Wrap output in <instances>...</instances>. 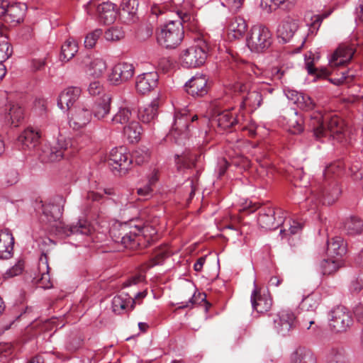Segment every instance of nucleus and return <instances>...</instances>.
I'll return each mask as SVG.
<instances>
[{"label":"nucleus","instance_id":"nucleus-48","mask_svg":"<svg viewBox=\"0 0 363 363\" xmlns=\"http://www.w3.org/2000/svg\"><path fill=\"white\" fill-rule=\"evenodd\" d=\"M196 155L190 152L176 155V163L179 169L182 168L191 169L195 166Z\"/></svg>","mask_w":363,"mask_h":363},{"label":"nucleus","instance_id":"nucleus-10","mask_svg":"<svg viewBox=\"0 0 363 363\" xmlns=\"http://www.w3.org/2000/svg\"><path fill=\"white\" fill-rule=\"evenodd\" d=\"M272 318L273 332L281 336L289 335L296 325V316L290 309H282L272 315Z\"/></svg>","mask_w":363,"mask_h":363},{"label":"nucleus","instance_id":"nucleus-14","mask_svg":"<svg viewBox=\"0 0 363 363\" xmlns=\"http://www.w3.org/2000/svg\"><path fill=\"white\" fill-rule=\"evenodd\" d=\"M330 327L336 333L347 331L352 325L353 319L350 311L344 306H340L330 313Z\"/></svg>","mask_w":363,"mask_h":363},{"label":"nucleus","instance_id":"nucleus-44","mask_svg":"<svg viewBox=\"0 0 363 363\" xmlns=\"http://www.w3.org/2000/svg\"><path fill=\"white\" fill-rule=\"evenodd\" d=\"M270 77L275 83L284 84L291 76V70L289 67L282 65L281 67H272L269 72Z\"/></svg>","mask_w":363,"mask_h":363},{"label":"nucleus","instance_id":"nucleus-27","mask_svg":"<svg viewBox=\"0 0 363 363\" xmlns=\"http://www.w3.org/2000/svg\"><path fill=\"white\" fill-rule=\"evenodd\" d=\"M49 272L50 267L48 258L40 257L38 263V275L33 278L40 287L49 289L52 286Z\"/></svg>","mask_w":363,"mask_h":363},{"label":"nucleus","instance_id":"nucleus-20","mask_svg":"<svg viewBox=\"0 0 363 363\" xmlns=\"http://www.w3.org/2000/svg\"><path fill=\"white\" fill-rule=\"evenodd\" d=\"M64 202L63 198L59 197L55 203L42 205L41 220L48 223H52L58 220L62 213Z\"/></svg>","mask_w":363,"mask_h":363},{"label":"nucleus","instance_id":"nucleus-58","mask_svg":"<svg viewBox=\"0 0 363 363\" xmlns=\"http://www.w3.org/2000/svg\"><path fill=\"white\" fill-rule=\"evenodd\" d=\"M149 158V153L147 151L143 149L136 150L133 152L130 159L135 161L137 164H141L147 161Z\"/></svg>","mask_w":363,"mask_h":363},{"label":"nucleus","instance_id":"nucleus-4","mask_svg":"<svg viewBox=\"0 0 363 363\" xmlns=\"http://www.w3.org/2000/svg\"><path fill=\"white\" fill-rule=\"evenodd\" d=\"M147 230V226L141 228L130 222L114 225L109 233L115 242L121 243L125 248L136 250L142 240L140 233H145Z\"/></svg>","mask_w":363,"mask_h":363},{"label":"nucleus","instance_id":"nucleus-6","mask_svg":"<svg viewBox=\"0 0 363 363\" xmlns=\"http://www.w3.org/2000/svg\"><path fill=\"white\" fill-rule=\"evenodd\" d=\"M197 119V115L191 116L186 109L176 112L174 124L167 135V140L179 145H185L190 135V123Z\"/></svg>","mask_w":363,"mask_h":363},{"label":"nucleus","instance_id":"nucleus-63","mask_svg":"<svg viewBox=\"0 0 363 363\" xmlns=\"http://www.w3.org/2000/svg\"><path fill=\"white\" fill-rule=\"evenodd\" d=\"M240 221H241L240 216H230L229 218V221H228V218H226V222L225 220H223V228H228V229H232V230H237L238 229L237 224L238 223H240Z\"/></svg>","mask_w":363,"mask_h":363},{"label":"nucleus","instance_id":"nucleus-8","mask_svg":"<svg viewBox=\"0 0 363 363\" xmlns=\"http://www.w3.org/2000/svg\"><path fill=\"white\" fill-rule=\"evenodd\" d=\"M75 150L74 141L60 134L55 145L45 147L39 157L42 162H53L71 156Z\"/></svg>","mask_w":363,"mask_h":363},{"label":"nucleus","instance_id":"nucleus-40","mask_svg":"<svg viewBox=\"0 0 363 363\" xmlns=\"http://www.w3.org/2000/svg\"><path fill=\"white\" fill-rule=\"evenodd\" d=\"M171 254L167 245H163L157 248L153 252L152 257L147 264V267L151 268L156 265L161 264Z\"/></svg>","mask_w":363,"mask_h":363},{"label":"nucleus","instance_id":"nucleus-19","mask_svg":"<svg viewBox=\"0 0 363 363\" xmlns=\"http://www.w3.org/2000/svg\"><path fill=\"white\" fill-rule=\"evenodd\" d=\"M252 308L258 313H263L270 310L272 299L268 292L261 288L255 287L251 295Z\"/></svg>","mask_w":363,"mask_h":363},{"label":"nucleus","instance_id":"nucleus-54","mask_svg":"<svg viewBox=\"0 0 363 363\" xmlns=\"http://www.w3.org/2000/svg\"><path fill=\"white\" fill-rule=\"evenodd\" d=\"M38 247L41 251L40 257H45L48 258L47 253L52 249L54 242L49 238H40L37 241Z\"/></svg>","mask_w":363,"mask_h":363},{"label":"nucleus","instance_id":"nucleus-62","mask_svg":"<svg viewBox=\"0 0 363 363\" xmlns=\"http://www.w3.org/2000/svg\"><path fill=\"white\" fill-rule=\"evenodd\" d=\"M82 340L79 337H73L66 345V350L69 352H76L82 345Z\"/></svg>","mask_w":363,"mask_h":363},{"label":"nucleus","instance_id":"nucleus-56","mask_svg":"<svg viewBox=\"0 0 363 363\" xmlns=\"http://www.w3.org/2000/svg\"><path fill=\"white\" fill-rule=\"evenodd\" d=\"M104 37L108 41L119 40L124 37V33L121 28L112 27L105 32Z\"/></svg>","mask_w":363,"mask_h":363},{"label":"nucleus","instance_id":"nucleus-13","mask_svg":"<svg viewBox=\"0 0 363 363\" xmlns=\"http://www.w3.org/2000/svg\"><path fill=\"white\" fill-rule=\"evenodd\" d=\"M86 11L90 15L96 13L99 22L106 25L113 23L117 16L116 5L109 1L100 4H97L96 1H90L86 5Z\"/></svg>","mask_w":363,"mask_h":363},{"label":"nucleus","instance_id":"nucleus-59","mask_svg":"<svg viewBox=\"0 0 363 363\" xmlns=\"http://www.w3.org/2000/svg\"><path fill=\"white\" fill-rule=\"evenodd\" d=\"M286 0H261V6L267 12L276 10L278 6L283 4Z\"/></svg>","mask_w":363,"mask_h":363},{"label":"nucleus","instance_id":"nucleus-57","mask_svg":"<svg viewBox=\"0 0 363 363\" xmlns=\"http://www.w3.org/2000/svg\"><path fill=\"white\" fill-rule=\"evenodd\" d=\"M261 95L256 91L247 93V96H242V101L245 105L251 106L260 105Z\"/></svg>","mask_w":363,"mask_h":363},{"label":"nucleus","instance_id":"nucleus-25","mask_svg":"<svg viewBox=\"0 0 363 363\" xmlns=\"http://www.w3.org/2000/svg\"><path fill=\"white\" fill-rule=\"evenodd\" d=\"M158 74L157 72H147L137 77L135 87L138 92L145 94L157 86Z\"/></svg>","mask_w":363,"mask_h":363},{"label":"nucleus","instance_id":"nucleus-46","mask_svg":"<svg viewBox=\"0 0 363 363\" xmlns=\"http://www.w3.org/2000/svg\"><path fill=\"white\" fill-rule=\"evenodd\" d=\"M344 228L347 234H359L363 230V221L357 217H350L345 221Z\"/></svg>","mask_w":363,"mask_h":363},{"label":"nucleus","instance_id":"nucleus-49","mask_svg":"<svg viewBox=\"0 0 363 363\" xmlns=\"http://www.w3.org/2000/svg\"><path fill=\"white\" fill-rule=\"evenodd\" d=\"M341 264L342 260L340 258L324 259L320 265L322 273L324 275L332 274L341 267Z\"/></svg>","mask_w":363,"mask_h":363},{"label":"nucleus","instance_id":"nucleus-52","mask_svg":"<svg viewBox=\"0 0 363 363\" xmlns=\"http://www.w3.org/2000/svg\"><path fill=\"white\" fill-rule=\"evenodd\" d=\"M138 3L137 0H123L121 4L122 14L134 16L138 10Z\"/></svg>","mask_w":363,"mask_h":363},{"label":"nucleus","instance_id":"nucleus-64","mask_svg":"<svg viewBox=\"0 0 363 363\" xmlns=\"http://www.w3.org/2000/svg\"><path fill=\"white\" fill-rule=\"evenodd\" d=\"M220 1L224 6L236 11L242 6L244 0H220Z\"/></svg>","mask_w":363,"mask_h":363},{"label":"nucleus","instance_id":"nucleus-42","mask_svg":"<svg viewBox=\"0 0 363 363\" xmlns=\"http://www.w3.org/2000/svg\"><path fill=\"white\" fill-rule=\"evenodd\" d=\"M292 100L297 104L298 107L305 111H309L314 109L315 107V103L311 98L303 93L291 92Z\"/></svg>","mask_w":363,"mask_h":363},{"label":"nucleus","instance_id":"nucleus-61","mask_svg":"<svg viewBox=\"0 0 363 363\" xmlns=\"http://www.w3.org/2000/svg\"><path fill=\"white\" fill-rule=\"evenodd\" d=\"M158 67L162 72H168L174 67V61L170 57H161L158 61Z\"/></svg>","mask_w":363,"mask_h":363},{"label":"nucleus","instance_id":"nucleus-55","mask_svg":"<svg viewBox=\"0 0 363 363\" xmlns=\"http://www.w3.org/2000/svg\"><path fill=\"white\" fill-rule=\"evenodd\" d=\"M12 52V48L7 40H0V63L3 64L11 55Z\"/></svg>","mask_w":363,"mask_h":363},{"label":"nucleus","instance_id":"nucleus-26","mask_svg":"<svg viewBox=\"0 0 363 363\" xmlns=\"http://www.w3.org/2000/svg\"><path fill=\"white\" fill-rule=\"evenodd\" d=\"M113 311L116 314H122L130 311L135 308V300L127 294H121L114 296L112 300Z\"/></svg>","mask_w":363,"mask_h":363},{"label":"nucleus","instance_id":"nucleus-30","mask_svg":"<svg viewBox=\"0 0 363 363\" xmlns=\"http://www.w3.org/2000/svg\"><path fill=\"white\" fill-rule=\"evenodd\" d=\"M14 238L7 230L0 231V259H9L13 255Z\"/></svg>","mask_w":363,"mask_h":363},{"label":"nucleus","instance_id":"nucleus-35","mask_svg":"<svg viewBox=\"0 0 363 363\" xmlns=\"http://www.w3.org/2000/svg\"><path fill=\"white\" fill-rule=\"evenodd\" d=\"M158 107V101L154 100L150 104L140 108L138 111L139 119L145 123H150L157 116Z\"/></svg>","mask_w":363,"mask_h":363},{"label":"nucleus","instance_id":"nucleus-29","mask_svg":"<svg viewBox=\"0 0 363 363\" xmlns=\"http://www.w3.org/2000/svg\"><path fill=\"white\" fill-rule=\"evenodd\" d=\"M298 26L296 20L287 17L284 18L277 28V35L284 42L289 40L297 30Z\"/></svg>","mask_w":363,"mask_h":363},{"label":"nucleus","instance_id":"nucleus-28","mask_svg":"<svg viewBox=\"0 0 363 363\" xmlns=\"http://www.w3.org/2000/svg\"><path fill=\"white\" fill-rule=\"evenodd\" d=\"M111 99L108 95L96 100L91 107L92 115L98 120H104L111 111Z\"/></svg>","mask_w":363,"mask_h":363},{"label":"nucleus","instance_id":"nucleus-45","mask_svg":"<svg viewBox=\"0 0 363 363\" xmlns=\"http://www.w3.org/2000/svg\"><path fill=\"white\" fill-rule=\"evenodd\" d=\"M320 300L319 294L312 293L302 300L301 309L308 312H315L320 303Z\"/></svg>","mask_w":363,"mask_h":363},{"label":"nucleus","instance_id":"nucleus-41","mask_svg":"<svg viewBox=\"0 0 363 363\" xmlns=\"http://www.w3.org/2000/svg\"><path fill=\"white\" fill-rule=\"evenodd\" d=\"M303 119L296 112L291 113L287 118L286 128L292 134H299L303 132Z\"/></svg>","mask_w":363,"mask_h":363},{"label":"nucleus","instance_id":"nucleus-15","mask_svg":"<svg viewBox=\"0 0 363 363\" xmlns=\"http://www.w3.org/2000/svg\"><path fill=\"white\" fill-rule=\"evenodd\" d=\"M92 118L90 106L87 104H79L70 109L69 123L73 129L79 130L89 124Z\"/></svg>","mask_w":363,"mask_h":363},{"label":"nucleus","instance_id":"nucleus-22","mask_svg":"<svg viewBox=\"0 0 363 363\" xmlns=\"http://www.w3.org/2000/svg\"><path fill=\"white\" fill-rule=\"evenodd\" d=\"M186 92L194 97H201L208 91V79L206 75L196 74L185 84Z\"/></svg>","mask_w":363,"mask_h":363},{"label":"nucleus","instance_id":"nucleus-3","mask_svg":"<svg viewBox=\"0 0 363 363\" xmlns=\"http://www.w3.org/2000/svg\"><path fill=\"white\" fill-rule=\"evenodd\" d=\"M278 213L273 208H262L259 213L258 225L265 230H274L283 224L284 229L281 230L280 232L283 238L288 235L297 234L303 228L301 223L293 219L284 221L282 216H277Z\"/></svg>","mask_w":363,"mask_h":363},{"label":"nucleus","instance_id":"nucleus-32","mask_svg":"<svg viewBox=\"0 0 363 363\" xmlns=\"http://www.w3.org/2000/svg\"><path fill=\"white\" fill-rule=\"evenodd\" d=\"M346 252V243L341 237L333 238L328 242L327 253L331 257H342Z\"/></svg>","mask_w":363,"mask_h":363},{"label":"nucleus","instance_id":"nucleus-17","mask_svg":"<svg viewBox=\"0 0 363 363\" xmlns=\"http://www.w3.org/2000/svg\"><path fill=\"white\" fill-rule=\"evenodd\" d=\"M355 49L352 45L342 44L334 51L329 60V67L332 70L346 66L352 60Z\"/></svg>","mask_w":363,"mask_h":363},{"label":"nucleus","instance_id":"nucleus-39","mask_svg":"<svg viewBox=\"0 0 363 363\" xmlns=\"http://www.w3.org/2000/svg\"><path fill=\"white\" fill-rule=\"evenodd\" d=\"M306 69L309 74L315 76L317 78L326 77L331 74V71L328 68L318 69L314 67V58L311 52L306 55Z\"/></svg>","mask_w":363,"mask_h":363},{"label":"nucleus","instance_id":"nucleus-24","mask_svg":"<svg viewBox=\"0 0 363 363\" xmlns=\"http://www.w3.org/2000/svg\"><path fill=\"white\" fill-rule=\"evenodd\" d=\"M81 89L71 86L64 89L59 95L57 106L62 110L72 109V106L78 100L81 94Z\"/></svg>","mask_w":363,"mask_h":363},{"label":"nucleus","instance_id":"nucleus-60","mask_svg":"<svg viewBox=\"0 0 363 363\" xmlns=\"http://www.w3.org/2000/svg\"><path fill=\"white\" fill-rule=\"evenodd\" d=\"M24 267V262L19 260L14 266L9 269L4 275V279L13 277L22 273Z\"/></svg>","mask_w":363,"mask_h":363},{"label":"nucleus","instance_id":"nucleus-7","mask_svg":"<svg viewBox=\"0 0 363 363\" xmlns=\"http://www.w3.org/2000/svg\"><path fill=\"white\" fill-rule=\"evenodd\" d=\"M211 45L207 37L199 38L196 43L184 50L180 55L182 65L185 67H196L202 65L206 58Z\"/></svg>","mask_w":363,"mask_h":363},{"label":"nucleus","instance_id":"nucleus-34","mask_svg":"<svg viewBox=\"0 0 363 363\" xmlns=\"http://www.w3.org/2000/svg\"><path fill=\"white\" fill-rule=\"evenodd\" d=\"M247 30V24L242 18L233 19L228 28V36L230 39L242 37Z\"/></svg>","mask_w":363,"mask_h":363},{"label":"nucleus","instance_id":"nucleus-5","mask_svg":"<svg viewBox=\"0 0 363 363\" xmlns=\"http://www.w3.org/2000/svg\"><path fill=\"white\" fill-rule=\"evenodd\" d=\"M343 172V163L337 161L325 167L323 173V202L328 205L335 203L342 193L337 179Z\"/></svg>","mask_w":363,"mask_h":363},{"label":"nucleus","instance_id":"nucleus-11","mask_svg":"<svg viewBox=\"0 0 363 363\" xmlns=\"http://www.w3.org/2000/svg\"><path fill=\"white\" fill-rule=\"evenodd\" d=\"M272 43V34L269 30L263 26H254L247 38L248 48L255 52H262L267 49Z\"/></svg>","mask_w":363,"mask_h":363},{"label":"nucleus","instance_id":"nucleus-12","mask_svg":"<svg viewBox=\"0 0 363 363\" xmlns=\"http://www.w3.org/2000/svg\"><path fill=\"white\" fill-rule=\"evenodd\" d=\"M26 9L27 6L23 3L10 4L6 0H0V18L11 25L23 21Z\"/></svg>","mask_w":363,"mask_h":363},{"label":"nucleus","instance_id":"nucleus-9","mask_svg":"<svg viewBox=\"0 0 363 363\" xmlns=\"http://www.w3.org/2000/svg\"><path fill=\"white\" fill-rule=\"evenodd\" d=\"M223 102L224 100L216 99L211 104V116L209 121L212 125H216L220 130L231 131V129L238 125L239 121L233 109L227 108L222 111L220 110Z\"/></svg>","mask_w":363,"mask_h":363},{"label":"nucleus","instance_id":"nucleus-23","mask_svg":"<svg viewBox=\"0 0 363 363\" xmlns=\"http://www.w3.org/2000/svg\"><path fill=\"white\" fill-rule=\"evenodd\" d=\"M59 233H62L66 236L72 235H90L92 232V227L86 220H79L76 224L65 225L61 223L56 225Z\"/></svg>","mask_w":363,"mask_h":363},{"label":"nucleus","instance_id":"nucleus-37","mask_svg":"<svg viewBox=\"0 0 363 363\" xmlns=\"http://www.w3.org/2000/svg\"><path fill=\"white\" fill-rule=\"evenodd\" d=\"M143 128L136 121H131L123 128V134L130 143H137L140 139Z\"/></svg>","mask_w":363,"mask_h":363},{"label":"nucleus","instance_id":"nucleus-21","mask_svg":"<svg viewBox=\"0 0 363 363\" xmlns=\"http://www.w3.org/2000/svg\"><path fill=\"white\" fill-rule=\"evenodd\" d=\"M134 69L132 64L127 62L118 63L112 69L109 75V81L115 85L125 82L133 77Z\"/></svg>","mask_w":363,"mask_h":363},{"label":"nucleus","instance_id":"nucleus-50","mask_svg":"<svg viewBox=\"0 0 363 363\" xmlns=\"http://www.w3.org/2000/svg\"><path fill=\"white\" fill-rule=\"evenodd\" d=\"M19 180L18 172L13 169H7L1 179L2 185L10 186L16 184Z\"/></svg>","mask_w":363,"mask_h":363},{"label":"nucleus","instance_id":"nucleus-36","mask_svg":"<svg viewBox=\"0 0 363 363\" xmlns=\"http://www.w3.org/2000/svg\"><path fill=\"white\" fill-rule=\"evenodd\" d=\"M291 363H316V359L311 350L298 347L292 354Z\"/></svg>","mask_w":363,"mask_h":363},{"label":"nucleus","instance_id":"nucleus-33","mask_svg":"<svg viewBox=\"0 0 363 363\" xmlns=\"http://www.w3.org/2000/svg\"><path fill=\"white\" fill-rule=\"evenodd\" d=\"M323 184L319 187V192L315 193V191H317V189H315V191L311 190H306V194H307L306 197L303 199L305 201V205L303 207L307 208L308 210H313L315 211L320 201L323 204H327L326 203L323 202Z\"/></svg>","mask_w":363,"mask_h":363},{"label":"nucleus","instance_id":"nucleus-47","mask_svg":"<svg viewBox=\"0 0 363 363\" xmlns=\"http://www.w3.org/2000/svg\"><path fill=\"white\" fill-rule=\"evenodd\" d=\"M133 119L132 111L128 108H121L111 119L113 124L127 125Z\"/></svg>","mask_w":363,"mask_h":363},{"label":"nucleus","instance_id":"nucleus-51","mask_svg":"<svg viewBox=\"0 0 363 363\" xmlns=\"http://www.w3.org/2000/svg\"><path fill=\"white\" fill-rule=\"evenodd\" d=\"M327 363H347L344 349L333 348L330 353Z\"/></svg>","mask_w":363,"mask_h":363},{"label":"nucleus","instance_id":"nucleus-18","mask_svg":"<svg viewBox=\"0 0 363 363\" xmlns=\"http://www.w3.org/2000/svg\"><path fill=\"white\" fill-rule=\"evenodd\" d=\"M0 115L6 124L18 127L24 118V110L18 104L9 102L0 108Z\"/></svg>","mask_w":363,"mask_h":363},{"label":"nucleus","instance_id":"nucleus-53","mask_svg":"<svg viewBox=\"0 0 363 363\" xmlns=\"http://www.w3.org/2000/svg\"><path fill=\"white\" fill-rule=\"evenodd\" d=\"M103 32L101 29H96L89 33L84 40V45L87 48H92L96 43L97 40L101 36Z\"/></svg>","mask_w":363,"mask_h":363},{"label":"nucleus","instance_id":"nucleus-31","mask_svg":"<svg viewBox=\"0 0 363 363\" xmlns=\"http://www.w3.org/2000/svg\"><path fill=\"white\" fill-rule=\"evenodd\" d=\"M39 134L33 129L25 130L18 138V142L23 149H34L39 143Z\"/></svg>","mask_w":363,"mask_h":363},{"label":"nucleus","instance_id":"nucleus-38","mask_svg":"<svg viewBox=\"0 0 363 363\" xmlns=\"http://www.w3.org/2000/svg\"><path fill=\"white\" fill-rule=\"evenodd\" d=\"M106 69L107 65L105 60L97 57L89 62L86 73L94 78H99L103 76Z\"/></svg>","mask_w":363,"mask_h":363},{"label":"nucleus","instance_id":"nucleus-2","mask_svg":"<svg viewBox=\"0 0 363 363\" xmlns=\"http://www.w3.org/2000/svg\"><path fill=\"white\" fill-rule=\"evenodd\" d=\"M308 125L317 140L330 137L339 143L346 141L347 128L343 120L336 115H323L320 111H313L310 114Z\"/></svg>","mask_w":363,"mask_h":363},{"label":"nucleus","instance_id":"nucleus-43","mask_svg":"<svg viewBox=\"0 0 363 363\" xmlns=\"http://www.w3.org/2000/svg\"><path fill=\"white\" fill-rule=\"evenodd\" d=\"M77 50V42L72 38L67 39L61 48V60L68 62L75 55Z\"/></svg>","mask_w":363,"mask_h":363},{"label":"nucleus","instance_id":"nucleus-16","mask_svg":"<svg viewBox=\"0 0 363 363\" xmlns=\"http://www.w3.org/2000/svg\"><path fill=\"white\" fill-rule=\"evenodd\" d=\"M108 165L114 174H125L132 164V160L123 147L113 149L109 155Z\"/></svg>","mask_w":363,"mask_h":363},{"label":"nucleus","instance_id":"nucleus-1","mask_svg":"<svg viewBox=\"0 0 363 363\" xmlns=\"http://www.w3.org/2000/svg\"><path fill=\"white\" fill-rule=\"evenodd\" d=\"M177 13L181 21H171L157 32V43L167 49H174L180 45L184 38V28L192 32L199 29L198 21L191 13L179 10Z\"/></svg>","mask_w":363,"mask_h":363}]
</instances>
